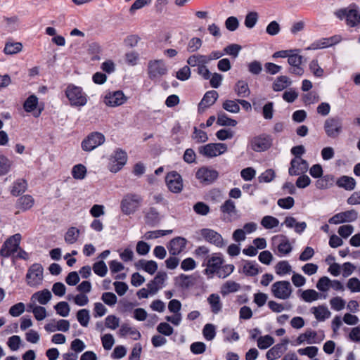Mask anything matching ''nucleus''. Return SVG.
Instances as JSON below:
<instances>
[{
  "mask_svg": "<svg viewBox=\"0 0 360 360\" xmlns=\"http://www.w3.org/2000/svg\"><path fill=\"white\" fill-rule=\"evenodd\" d=\"M65 95L72 107L82 108L88 103V96L83 89L73 84L68 85L65 89Z\"/></svg>",
  "mask_w": 360,
  "mask_h": 360,
  "instance_id": "1",
  "label": "nucleus"
},
{
  "mask_svg": "<svg viewBox=\"0 0 360 360\" xmlns=\"http://www.w3.org/2000/svg\"><path fill=\"white\" fill-rule=\"evenodd\" d=\"M335 15L341 20H345L347 25L351 27H360V11L356 5L339 9Z\"/></svg>",
  "mask_w": 360,
  "mask_h": 360,
  "instance_id": "2",
  "label": "nucleus"
},
{
  "mask_svg": "<svg viewBox=\"0 0 360 360\" xmlns=\"http://www.w3.org/2000/svg\"><path fill=\"white\" fill-rule=\"evenodd\" d=\"M143 201L142 197L137 193L125 194L120 202V210L125 215L134 214L140 208Z\"/></svg>",
  "mask_w": 360,
  "mask_h": 360,
  "instance_id": "3",
  "label": "nucleus"
},
{
  "mask_svg": "<svg viewBox=\"0 0 360 360\" xmlns=\"http://www.w3.org/2000/svg\"><path fill=\"white\" fill-rule=\"evenodd\" d=\"M44 280V268L41 264L34 263L28 269L25 281L28 286L37 288L41 285Z\"/></svg>",
  "mask_w": 360,
  "mask_h": 360,
  "instance_id": "4",
  "label": "nucleus"
},
{
  "mask_svg": "<svg viewBox=\"0 0 360 360\" xmlns=\"http://www.w3.org/2000/svg\"><path fill=\"white\" fill-rule=\"evenodd\" d=\"M168 68L165 61L162 59L151 60L148 64V75L152 80H157L166 75Z\"/></svg>",
  "mask_w": 360,
  "mask_h": 360,
  "instance_id": "5",
  "label": "nucleus"
},
{
  "mask_svg": "<svg viewBox=\"0 0 360 360\" xmlns=\"http://www.w3.org/2000/svg\"><path fill=\"white\" fill-rule=\"evenodd\" d=\"M323 129L328 137L336 139L342 132V120L338 117H330L325 120Z\"/></svg>",
  "mask_w": 360,
  "mask_h": 360,
  "instance_id": "6",
  "label": "nucleus"
},
{
  "mask_svg": "<svg viewBox=\"0 0 360 360\" xmlns=\"http://www.w3.org/2000/svg\"><path fill=\"white\" fill-rule=\"evenodd\" d=\"M271 291L276 298L285 300L291 297L292 288L289 281H280L272 284Z\"/></svg>",
  "mask_w": 360,
  "mask_h": 360,
  "instance_id": "7",
  "label": "nucleus"
},
{
  "mask_svg": "<svg viewBox=\"0 0 360 360\" xmlns=\"http://www.w3.org/2000/svg\"><path fill=\"white\" fill-rule=\"evenodd\" d=\"M105 141V136L98 131L90 133L81 143V147L85 152H91L103 145Z\"/></svg>",
  "mask_w": 360,
  "mask_h": 360,
  "instance_id": "8",
  "label": "nucleus"
},
{
  "mask_svg": "<svg viewBox=\"0 0 360 360\" xmlns=\"http://www.w3.org/2000/svg\"><path fill=\"white\" fill-rule=\"evenodd\" d=\"M224 263V259L221 253H213L207 259L206 264H203V266H206L204 270V274L207 276L209 278L213 276L214 274H218L221 265Z\"/></svg>",
  "mask_w": 360,
  "mask_h": 360,
  "instance_id": "9",
  "label": "nucleus"
},
{
  "mask_svg": "<svg viewBox=\"0 0 360 360\" xmlns=\"http://www.w3.org/2000/svg\"><path fill=\"white\" fill-rule=\"evenodd\" d=\"M127 155L125 151L117 149L109 158L108 169L113 173H117L126 165Z\"/></svg>",
  "mask_w": 360,
  "mask_h": 360,
  "instance_id": "10",
  "label": "nucleus"
},
{
  "mask_svg": "<svg viewBox=\"0 0 360 360\" xmlns=\"http://www.w3.org/2000/svg\"><path fill=\"white\" fill-rule=\"evenodd\" d=\"M272 246L277 249V255L283 257L289 255L292 250V246L289 239L284 235L274 236L271 238Z\"/></svg>",
  "mask_w": 360,
  "mask_h": 360,
  "instance_id": "11",
  "label": "nucleus"
},
{
  "mask_svg": "<svg viewBox=\"0 0 360 360\" xmlns=\"http://www.w3.org/2000/svg\"><path fill=\"white\" fill-rule=\"evenodd\" d=\"M20 240L21 235L20 233L10 236L2 245L0 255L4 257H8L11 254L17 252L20 247Z\"/></svg>",
  "mask_w": 360,
  "mask_h": 360,
  "instance_id": "12",
  "label": "nucleus"
},
{
  "mask_svg": "<svg viewBox=\"0 0 360 360\" xmlns=\"http://www.w3.org/2000/svg\"><path fill=\"white\" fill-rule=\"evenodd\" d=\"M200 234L205 241L218 248H224L226 245V242L221 235L213 229H202L200 231Z\"/></svg>",
  "mask_w": 360,
  "mask_h": 360,
  "instance_id": "13",
  "label": "nucleus"
},
{
  "mask_svg": "<svg viewBox=\"0 0 360 360\" xmlns=\"http://www.w3.org/2000/svg\"><path fill=\"white\" fill-rule=\"evenodd\" d=\"M226 150V144L222 143H208L199 148V153L209 158L219 156Z\"/></svg>",
  "mask_w": 360,
  "mask_h": 360,
  "instance_id": "14",
  "label": "nucleus"
},
{
  "mask_svg": "<svg viewBox=\"0 0 360 360\" xmlns=\"http://www.w3.org/2000/svg\"><path fill=\"white\" fill-rule=\"evenodd\" d=\"M219 176L217 170L207 167H202L196 172L195 177L201 183L205 185L212 184Z\"/></svg>",
  "mask_w": 360,
  "mask_h": 360,
  "instance_id": "15",
  "label": "nucleus"
},
{
  "mask_svg": "<svg viewBox=\"0 0 360 360\" xmlns=\"http://www.w3.org/2000/svg\"><path fill=\"white\" fill-rule=\"evenodd\" d=\"M273 139L270 135L261 134L254 137L251 140V148L256 152H262L267 150L271 148Z\"/></svg>",
  "mask_w": 360,
  "mask_h": 360,
  "instance_id": "16",
  "label": "nucleus"
},
{
  "mask_svg": "<svg viewBox=\"0 0 360 360\" xmlns=\"http://www.w3.org/2000/svg\"><path fill=\"white\" fill-rule=\"evenodd\" d=\"M165 181L169 190L172 193H178L183 189V179L176 172H169L166 176Z\"/></svg>",
  "mask_w": 360,
  "mask_h": 360,
  "instance_id": "17",
  "label": "nucleus"
},
{
  "mask_svg": "<svg viewBox=\"0 0 360 360\" xmlns=\"http://www.w3.org/2000/svg\"><path fill=\"white\" fill-rule=\"evenodd\" d=\"M358 217V212L354 210L341 212L335 214L328 220L331 224H340L354 221Z\"/></svg>",
  "mask_w": 360,
  "mask_h": 360,
  "instance_id": "18",
  "label": "nucleus"
},
{
  "mask_svg": "<svg viewBox=\"0 0 360 360\" xmlns=\"http://www.w3.org/2000/svg\"><path fill=\"white\" fill-rule=\"evenodd\" d=\"M127 101V97L122 91H110L104 97V103L110 107H117L123 105Z\"/></svg>",
  "mask_w": 360,
  "mask_h": 360,
  "instance_id": "19",
  "label": "nucleus"
},
{
  "mask_svg": "<svg viewBox=\"0 0 360 360\" xmlns=\"http://www.w3.org/2000/svg\"><path fill=\"white\" fill-rule=\"evenodd\" d=\"M70 323L66 319H52L44 326V329L48 333H54L56 331L67 332L69 330Z\"/></svg>",
  "mask_w": 360,
  "mask_h": 360,
  "instance_id": "20",
  "label": "nucleus"
},
{
  "mask_svg": "<svg viewBox=\"0 0 360 360\" xmlns=\"http://www.w3.org/2000/svg\"><path fill=\"white\" fill-rule=\"evenodd\" d=\"M307 162L301 158H295L290 162L288 173L291 176H297L305 173L308 170Z\"/></svg>",
  "mask_w": 360,
  "mask_h": 360,
  "instance_id": "21",
  "label": "nucleus"
},
{
  "mask_svg": "<svg viewBox=\"0 0 360 360\" xmlns=\"http://www.w3.org/2000/svg\"><path fill=\"white\" fill-rule=\"evenodd\" d=\"M52 298V294L48 289L37 291L32 295L29 304L41 305L47 304Z\"/></svg>",
  "mask_w": 360,
  "mask_h": 360,
  "instance_id": "22",
  "label": "nucleus"
},
{
  "mask_svg": "<svg viewBox=\"0 0 360 360\" xmlns=\"http://www.w3.org/2000/svg\"><path fill=\"white\" fill-rule=\"evenodd\" d=\"M187 240L182 237H176L173 238L167 245V249L170 255L174 256L179 255L186 248Z\"/></svg>",
  "mask_w": 360,
  "mask_h": 360,
  "instance_id": "23",
  "label": "nucleus"
},
{
  "mask_svg": "<svg viewBox=\"0 0 360 360\" xmlns=\"http://www.w3.org/2000/svg\"><path fill=\"white\" fill-rule=\"evenodd\" d=\"M220 210L223 214L224 219L229 221H232L237 215L235 202L231 200H226L221 205Z\"/></svg>",
  "mask_w": 360,
  "mask_h": 360,
  "instance_id": "24",
  "label": "nucleus"
},
{
  "mask_svg": "<svg viewBox=\"0 0 360 360\" xmlns=\"http://www.w3.org/2000/svg\"><path fill=\"white\" fill-rule=\"evenodd\" d=\"M218 97L219 94L214 90L206 92L198 105V111L200 112H203L206 108L210 107L216 102Z\"/></svg>",
  "mask_w": 360,
  "mask_h": 360,
  "instance_id": "25",
  "label": "nucleus"
},
{
  "mask_svg": "<svg viewBox=\"0 0 360 360\" xmlns=\"http://www.w3.org/2000/svg\"><path fill=\"white\" fill-rule=\"evenodd\" d=\"M167 278V276L165 273L160 272L152 281L147 284V287L150 289L152 295L156 294L160 289L162 288Z\"/></svg>",
  "mask_w": 360,
  "mask_h": 360,
  "instance_id": "26",
  "label": "nucleus"
},
{
  "mask_svg": "<svg viewBox=\"0 0 360 360\" xmlns=\"http://www.w3.org/2000/svg\"><path fill=\"white\" fill-rule=\"evenodd\" d=\"M310 312L314 315L316 319L319 321H324L331 316V312L325 305L312 307L310 309Z\"/></svg>",
  "mask_w": 360,
  "mask_h": 360,
  "instance_id": "27",
  "label": "nucleus"
},
{
  "mask_svg": "<svg viewBox=\"0 0 360 360\" xmlns=\"http://www.w3.org/2000/svg\"><path fill=\"white\" fill-rule=\"evenodd\" d=\"M288 343V339H283L281 344H277L271 347L266 352V358L268 360H275L281 357L284 352L283 346Z\"/></svg>",
  "mask_w": 360,
  "mask_h": 360,
  "instance_id": "28",
  "label": "nucleus"
},
{
  "mask_svg": "<svg viewBox=\"0 0 360 360\" xmlns=\"http://www.w3.org/2000/svg\"><path fill=\"white\" fill-rule=\"evenodd\" d=\"M118 334L120 337L130 335L134 340H139L141 337L140 332L136 328L130 326L127 323L121 326Z\"/></svg>",
  "mask_w": 360,
  "mask_h": 360,
  "instance_id": "29",
  "label": "nucleus"
},
{
  "mask_svg": "<svg viewBox=\"0 0 360 360\" xmlns=\"http://www.w3.org/2000/svg\"><path fill=\"white\" fill-rule=\"evenodd\" d=\"M283 224H285L288 228H294L295 231L299 234H301L302 232H304L307 228L306 222H297L296 219L292 217H285Z\"/></svg>",
  "mask_w": 360,
  "mask_h": 360,
  "instance_id": "30",
  "label": "nucleus"
},
{
  "mask_svg": "<svg viewBox=\"0 0 360 360\" xmlns=\"http://www.w3.org/2000/svg\"><path fill=\"white\" fill-rule=\"evenodd\" d=\"M34 204V200L30 195H24L19 198L16 202V207L20 211L25 212L30 210Z\"/></svg>",
  "mask_w": 360,
  "mask_h": 360,
  "instance_id": "31",
  "label": "nucleus"
},
{
  "mask_svg": "<svg viewBox=\"0 0 360 360\" xmlns=\"http://www.w3.org/2000/svg\"><path fill=\"white\" fill-rule=\"evenodd\" d=\"M136 266L138 269H142L150 275L154 274L158 270V264L153 260L141 259Z\"/></svg>",
  "mask_w": 360,
  "mask_h": 360,
  "instance_id": "32",
  "label": "nucleus"
},
{
  "mask_svg": "<svg viewBox=\"0 0 360 360\" xmlns=\"http://www.w3.org/2000/svg\"><path fill=\"white\" fill-rule=\"evenodd\" d=\"M27 311L32 312L37 321H42L47 316L46 308L38 304H28Z\"/></svg>",
  "mask_w": 360,
  "mask_h": 360,
  "instance_id": "33",
  "label": "nucleus"
},
{
  "mask_svg": "<svg viewBox=\"0 0 360 360\" xmlns=\"http://www.w3.org/2000/svg\"><path fill=\"white\" fill-rule=\"evenodd\" d=\"M242 271L246 276H254L260 272V268L256 262L245 261L243 263Z\"/></svg>",
  "mask_w": 360,
  "mask_h": 360,
  "instance_id": "34",
  "label": "nucleus"
},
{
  "mask_svg": "<svg viewBox=\"0 0 360 360\" xmlns=\"http://www.w3.org/2000/svg\"><path fill=\"white\" fill-rule=\"evenodd\" d=\"M292 84L291 79L285 75L278 77L272 84V89L275 91H281L290 86Z\"/></svg>",
  "mask_w": 360,
  "mask_h": 360,
  "instance_id": "35",
  "label": "nucleus"
},
{
  "mask_svg": "<svg viewBox=\"0 0 360 360\" xmlns=\"http://www.w3.org/2000/svg\"><path fill=\"white\" fill-rule=\"evenodd\" d=\"M335 43L333 38H323L308 46L307 50H316L331 46Z\"/></svg>",
  "mask_w": 360,
  "mask_h": 360,
  "instance_id": "36",
  "label": "nucleus"
},
{
  "mask_svg": "<svg viewBox=\"0 0 360 360\" xmlns=\"http://www.w3.org/2000/svg\"><path fill=\"white\" fill-rule=\"evenodd\" d=\"M187 63L191 67L199 68L208 63L205 55L194 54L188 58Z\"/></svg>",
  "mask_w": 360,
  "mask_h": 360,
  "instance_id": "37",
  "label": "nucleus"
},
{
  "mask_svg": "<svg viewBox=\"0 0 360 360\" xmlns=\"http://www.w3.org/2000/svg\"><path fill=\"white\" fill-rule=\"evenodd\" d=\"M207 302L214 314H218L221 310L222 303L219 295L214 293L211 294L207 298Z\"/></svg>",
  "mask_w": 360,
  "mask_h": 360,
  "instance_id": "38",
  "label": "nucleus"
},
{
  "mask_svg": "<svg viewBox=\"0 0 360 360\" xmlns=\"http://www.w3.org/2000/svg\"><path fill=\"white\" fill-rule=\"evenodd\" d=\"M339 187L344 188L347 191H352L356 186V181L354 178L347 176H342L337 181Z\"/></svg>",
  "mask_w": 360,
  "mask_h": 360,
  "instance_id": "39",
  "label": "nucleus"
},
{
  "mask_svg": "<svg viewBox=\"0 0 360 360\" xmlns=\"http://www.w3.org/2000/svg\"><path fill=\"white\" fill-rule=\"evenodd\" d=\"M240 289V285L233 281H228L221 288V293L226 295L230 293L238 292Z\"/></svg>",
  "mask_w": 360,
  "mask_h": 360,
  "instance_id": "40",
  "label": "nucleus"
},
{
  "mask_svg": "<svg viewBox=\"0 0 360 360\" xmlns=\"http://www.w3.org/2000/svg\"><path fill=\"white\" fill-rule=\"evenodd\" d=\"M300 297L306 302H312L321 298V295L313 289L303 290Z\"/></svg>",
  "mask_w": 360,
  "mask_h": 360,
  "instance_id": "41",
  "label": "nucleus"
},
{
  "mask_svg": "<svg viewBox=\"0 0 360 360\" xmlns=\"http://www.w3.org/2000/svg\"><path fill=\"white\" fill-rule=\"evenodd\" d=\"M67 298L69 301H72L76 305L79 307L86 306L89 302L88 295L82 292L75 295H68Z\"/></svg>",
  "mask_w": 360,
  "mask_h": 360,
  "instance_id": "42",
  "label": "nucleus"
},
{
  "mask_svg": "<svg viewBox=\"0 0 360 360\" xmlns=\"http://www.w3.org/2000/svg\"><path fill=\"white\" fill-rule=\"evenodd\" d=\"M22 50V44L20 42L7 41L5 44L4 52L6 55H13L20 53Z\"/></svg>",
  "mask_w": 360,
  "mask_h": 360,
  "instance_id": "43",
  "label": "nucleus"
},
{
  "mask_svg": "<svg viewBox=\"0 0 360 360\" xmlns=\"http://www.w3.org/2000/svg\"><path fill=\"white\" fill-rule=\"evenodd\" d=\"M222 108L227 112L236 114L240 110L238 105V99L237 100H225L222 103Z\"/></svg>",
  "mask_w": 360,
  "mask_h": 360,
  "instance_id": "44",
  "label": "nucleus"
},
{
  "mask_svg": "<svg viewBox=\"0 0 360 360\" xmlns=\"http://www.w3.org/2000/svg\"><path fill=\"white\" fill-rule=\"evenodd\" d=\"M235 91L238 96L242 98L248 97L250 94L248 83L243 80H240L236 84Z\"/></svg>",
  "mask_w": 360,
  "mask_h": 360,
  "instance_id": "45",
  "label": "nucleus"
},
{
  "mask_svg": "<svg viewBox=\"0 0 360 360\" xmlns=\"http://www.w3.org/2000/svg\"><path fill=\"white\" fill-rule=\"evenodd\" d=\"M71 173L75 179L82 180L86 176V167L82 164L75 165L73 166Z\"/></svg>",
  "mask_w": 360,
  "mask_h": 360,
  "instance_id": "46",
  "label": "nucleus"
},
{
  "mask_svg": "<svg viewBox=\"0 0 360 360\" xmlns=\"http://www.w3.org/2000/svg\"><path fill=\"white\" fill-rule=\"evenodd\" d=\"M316 336V333L312 330H307L305 333L300 334L297 338V344L302 345L307 342L312 344L314 342V339Z\"/></svg>",
  "mask_w": 360,
  "mask_h": 360,
  "instance_id": "47",
  "label": "nucleus"
},
{
  "mask_svg": "<svg viewBox=\"0 0 360 360\" xmlns=\"http://www.w3.org/2000/svg\"><path fill=\"white\" fill-rule=\"evenodd\" d=\"M275 271L276 274L283 276L290 274L292 271V266L288 261H281L275 266Z\"/></svg>",
  "mask_w": 360,
  "mask_h": 360,
  "instance_id": "48",
  "label": "nucleus"
},
{
  "mask_svg": "<svg viewBox=\"0 0 360 360\" xmlns=\"http://www.w3.org/2000/svg\"><path fill=\"white\" fill-rule=\"evenodd\" d=\"M27 187V181L23 179H18L14 182L13 186L11 189V194L14 196H18L20 193H24Z\"/></svg>",
  "mask_w": 360,
  "mask_h": 360,
  "instance_id": "49",
  "label": "nucleus"
},
{
  "mask_svg": "<svg viewBox=\"0 0 360 360\" xmlns=\"http://www.w3.org/2000/svg\"><path fill=\"white\" fill-rule=\"evenodd\" d=\"M12 167V161L6 155L0 153V176L7 174Z\"/></svg>",
  "mask_w": 360,
  "mask_h": 360,
  "instance_id": "50",
  "label": "nucleus"
},
{
  "mask_svg": "<svg viewBox=\"0 0 360 360\" xmlns=\"http://www.w3.org/2000/svg\"><path fill=\"white\" fill-rule=\"evenodd\" d=\"M217 123L220 126L236 127L237 121L229 117L224 112H219Z\"/></svg>",
  "mask_w": 360,
  "mask_h": 360,
  "instance_id": "51",
  "label": "nucleus"
},
{
  "mask_svg": "<svg viewBox=\"0 0 360 360\" xmlns=\"http://www.w3.org/2000/svg\"><path fill=\"white\" fill-rule=\"evenodd\" d=\"M262 226L266 229H272L279 225V220L272 216H264L261 220Z\"/></svg>",
  "mask_w": 360,
  "mask_h": 360,
  "instance_id": "52",
  "label": "nucleus"
},
{
  "mask_svg": "<svg viewBox=\"0 0 360 360\" xmlns=\"http://www.w3.org/2000/svg\"><path fill=\"white\" fill-rule=\"evenodd\" d=\"M80 231L76 227H70L65 234V241L68 244L75 243L79 236Z\"/></svg>",
  "mask_w": 360,
  "mask_h": 360,
  "instance_id": "53",
  "label": "nucleus"
},
{
  "mask_svg": "<svg viewBox=\"0 0 360 360\" xmlns=\"http://www.w3.org/2000/svg\"><path fill=\"white\" fill-rule=\"evenodd\" d=\"M57 314L62 317H67L70 312V307L68 302L61 301L54 306Z\"/></svg>",
  "mask_w": 360,
  "mask_h": 360,
  "instance_id": "54",
  "label": "nucleus"
},
{
  "mask_svg": "<svg viewBox=\"0 0 360 360\" xmlns=\"http://www.w3.org/2000/svg\"><path fill=\"white\" fill-rule=\"evenodd\" d=\"M77 319L83 327H87L90 320L89 311L86 309H79L77 312Z\"/></svg>",
  "mask_w": 360,
  "mask_h": 360,
  "instance_id": "55",
  "label": "nucleus"
},
{
  "mask_svg": "<svg viewBox=\"0 0 360 360\" xmlns=\"http://www.w3.org/2000/svg\"><path fill=\"white\" fill-rule=\"evenodd\" d=\"M258 19V13L255 11L249 12L245 18L244 25L247 28L252 29L257 24Z\"/></svg>",
  "mask_w": 360,
  "mask_h": 360,
  "instance_id": "56",
  "label": "nucleus"
},
{
  "mask_svg": "<svg viewBox=\"0 0 360 360\" xmlns=\"http://www.w3.org/2000/svg\"><path fill=\"white\" fill-rule=\"evenodd\" d=\"M299 51L297 49H292V52L289 54L288 57V63L291 67L297 66L298 65H302L303 57L298 54Z\"/></svg>",
  "mask_w": 360,
  "mask_h": 360,
  "instance_id": "57",
  "label": "nucleus"
},
{
  "mask_svg": "<svg viewBox=\"0 0 360 360\" xmlns=\"http://www.w3.org/2000/svg\"><path fill=\"white\" fill-rule=\"evenodd\" d=\"M38 104V98L35 95L30 96L24 103L23 108L27 112L34 111Z\"/></svg>",
  "mask_w": 360,
  "mask_h": 360,
  "instance_id": "58",
  "label": "nucleus"
},
{
  "mask_svg": "<svg viewBox=\"0 0 360 360\" xmlns=\"http://www.w3.org/2000/svg\"><path fill=\"white\" fill-rule=\"evenodd\" d=\"M202 335L205 340H212L216 336V328L212 323H207L202 329Z\"/></svg>",
  "mask_w": 360,
  "mask_h": 360,
  "instance_id": "59",
  "label": "nucleus"
},
{
  "mask_svg": "<svg viewBox=\"0 0 360 360\" xmlns=\"http://www.w3.org/2000/svg\"><path fill=\"white\" fill-rule=\"evenodd\" d=\"M274 343V338L269 335L261 336L257 340V346L261 349H265Z\"/></svg>",
  "mask_w": 360,
  "mask_h": 360,
  "instance_id": "60",
  "label": "nucleus"
},
{
  "mask_svg": "<svg viewBox=\"0 0 360 360\" xmlns=\"http://www.w3.org/2000/svg\"><path fill=\"white\" fill-rule=\"evenodd\" d=\"M309 68L311 73L316 77H321L324 74L323 69L319 65L317 60H312L309 64Z\"/></svg>",
  "mask_w": 360,
  "mask_h": 360,
  "instance_id": "61",
  "label": "nucleus"
},
{
  "mask_svg": "<svg viewBox=\"0 0 360 360\" xmlns=\"http://www.w3.org/2000/svg\"><path fill=\"white\" fill-rule=\"evenodd\" d=\"M4 22L6 24V28L10 32L15 31L18 29L20 20L18 16H12L10 18H4Z\"/></svg>",
  "mask_w": 360,
  "mask_h": 360,
  "instance_id": "62",
  "label": "nucleus"
},
{
  "mask_svg": "<svg viewBox=\"0 0 360 360\" xmlns=\"http://www.w3.org/2000/svg\"><path fill=\"white\" fill-rule=\"evenodd\" d=\"M319 349L315 346H309L305 348H300L297 352L302 356H307L311 359H314L318 354Z\"/></svg>",
  "mask_w": 360,
  "mask_h": 360,
  "instance_id": "63",
  "label": "nucleus"
},
{
  "mask_svg": "<svg viewBox=\"0 0 360 360\" xmlns=\"http://www.w3.org/2000/svg\"><path fill=\"white\" fill-rule=\"evenodd\" d=\"M331 280L327 276H323L318 281L316 287L321 292H326L330 288Z\"/></svg>",
  "mask_w": 360,
  "mask_h": 360,
  "instance_id": "64",
  "label": "nucleus"
}]
</instances>
